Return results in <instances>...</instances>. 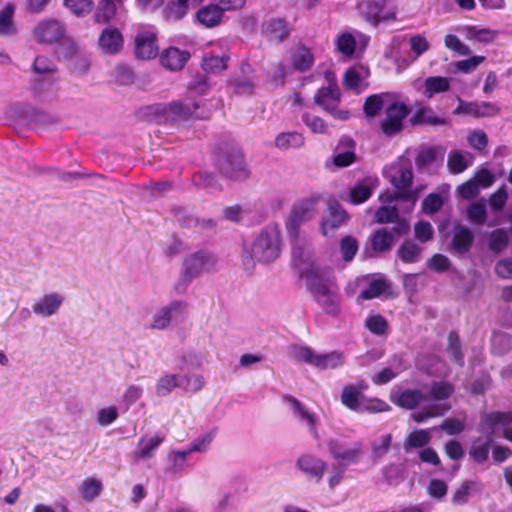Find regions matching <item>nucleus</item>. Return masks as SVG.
Segmentation results:
<instances>
[{"instance_id":"1","label":"nucleus","mask_w":512,"mask_h":512,"mask_svg":"<svg viewBox=\"0 0 512 512\" xmlns=\"http://www.w3.org/2000/svg\"><path fill=\"white\" fill-rule=\"evenodd\" d=\"M281 252V236L276 226L262 230L250 245L242 252V262L247 270L254 268L256 262L270 263L275 261Z\"/></svg>"},{"instance_id":"2","label":"nucleus","mask_w":512,"mask_h":512,"mask_svg":"<svg viewBox=\"0 0 512 512\" xmlns=\"http://www.w3.org/2000/svg\"><path fill=\"white\" fill-rule=\"evenodd\" d=\"M512 424V409L509 411H495L481 415L478 430L486 438H477L473 441L469 454L477 463H484L488 459L492 436L500 427Z\"/></svg>"},{"instance_id":"3","label":"nucleus","mask_w":512,"mask_h":512,"mask_svg":"<svg viewBox=\"0 0 512 512\" xmlns=\"http://www.w3.org/2000/svg\"><path fill=\"white\" fill-rule=\"evenodd\" d=\"M298 268L313 298L338 290L331 272L316 262L299 263Z\"/></svg>"},{"instance_id":"4","label":"nucleus","mask_w":512,"mask_h":512,"mask_svg":"<svg viewBox=\"0 0 512 512\" xmlns=\"http://www.w3.org/2000/svg\"><path fill=\"white\" fill-rule=\"evenodd\" d=\"M291 356L296 361L308 363L320 370L336 369L345 363V357L339 351L317 354L306 346L292 347Z\"/></svg>"},{"instance_id":"5","label":"nucleus","mask_w":512,"mask_h":512,"mask_svg":"<svg viewBox=\"0 0 512 512\" xmlns=\"http://www.w3.org/2000/svg\"><path fill=\"white\" fill-rule=\"evenodd\" d=\"M413 180L412 165L408 161H400L397 163L390 174L392 185L399 191V196L410 203L411 209L415 206L422 187L411 188Z\"/></svg>"},{"instance_id":"6","label":"nucleus","mask_w":512,"mask_h":512,"mask_svg":"<svg viewBox=\"0 0 512 512\" xmlns=\"http://www.w3.org/2000/svg\"><path fill=\"white\" fill-rule=\"evenodd\" d=\"M216 266V259L213 255L206 252H197L188 256L183 262V268L180 275L181 284L176 286V290L182 292L192 280L198 278L201 274L212 271Z\"/></svg>"},{"instance_id":"7","label":"nucleus","mask_w":512,"mask_h":512,"mask_svg":"<svg viewBox=\"0 0 512 512\" xmlns=\"http://www.w3.org/2000/svg\"><path fill=\"white\" fill-rule=\"evenodd\" d=\"M163 115L166 120L178 122L192 118L206 119L210 116V113L203 109L198 102L185 98L166 105L163 108Z\"/></svg>"},{"instance_id":"8","label":"nucleus","mask_w":512,"mask_h":512,"mask_svg":"<svg viewBox=\"0 0 512 512\" xmlns=\"http://www.w3.org/2000/svg\"><path fill=\"white\" fill-rule=\"evenodd\" d=\"M324 446L333 459L347 464L358 463L363 454L361 442H348L342 437H330Z\"/></svg>"},{"instance_id":"9","label":"nucleus","mask_w":512,"mask_h":512,"mask_svg":"<svg viewBox=\"0 0 512 512\" xmlns=\"http://www.w3.org/2000/svg\"><path fill=\"white\" fill-rule=\"evenodd\" d=\"M409 113V108L401 101L398 94L392 93L385 108V117L381 121V129L385 135L391 136L400 132L403 121Z\"/></svg>"},{"instance_id":"10","label":"nucleus","mask_w":512,"mask_h":512,"mask_svg":"<svg viewBox=\"0 0 512 512\" xmlns=\"http://www.w3.org/2000/svg\"><path fill=\"white\" fill-rule=\"evenodd\" d=\"M358 10L361 16L374 24L397 17L396 7L388 0H359Z\"/></svg>"},{"instance_id":"11","label":"nucleus","mask_w":512,"mask_h":512,"mask_svg":"<svg viewBox=\"0 0 512 512\" xmlns=\"http://www.w3.org/2000/svg\"><path fill=\"white\" fill-rule=\"evenodd\" d=\"M410 229L407 221H397L396 225L391 228H380L376 230L370 237L371 247L376 253H384L393 247L398 238L406 234Z\"/></svg>"},{"instance_id":"12","label":"nucleus","mask_w":512,"mask_h":512,"mask_svg":"<svg viewBox=\"0 0 512 512\" xmlns=\"http://www.w3.org/2000/svg\"><path fill=\"white\" fill-rule=\"evenodd\" d=\"M284 401L289 405L292 416L307 426L311 436L318 442V447L322 448L318 431L319 417L316 413L292 396H285Z\"/></svg>"},{"instance_id":"13","label":"nucleus","mask_w":512,"mask_h":512,"mask_svg":"<svg viewBox=\"0 0 512 512\" xmlns=\"http://www.w3.org/2000/svg\"><path fill=\"white\" fill-rule=\"evenodd\" d=\"M64 25L52 18H46L37 23L32 30V38L35 42L50 45L58 42L64 37Z\"/></svg>"},{"instance_id":"14","label":"nucleus","mask_w":512,"mask_h":512,"mask_svg":"<svg viewBox=\"0 0 512 512\" xmlns=\"http://www.w3.org/2000/svg\"><path fill=\"white\" fill-rule=\"evenodd\" d=\"M135 55L139 59L149 60L157 56V32L154 27H143L135 36Z\"/></svg>"},{"instance_id":"15","label":"nucleus","mask_w":512,"mask_h":512,"mask_svg":"<svg viewBox=\"0 0 512 512\" xmlns=\"http://www.w3.org/2000/svg\"><path fill=\"white\" fill-rule=\"evenodd\" d=\"M295 466L302 474L316 482L322 480L328 468V464L323 458L311 452L301 454L297 458Z\"/></svg>"},{"instance_id":"16","label":"nucleus","mask_w":512,"mask_h":512,"mask_svg":"<svg viewBox=\"0 0 512 512\" xmlns=\"http://www.w3.org/2000/svg\"><path fill=\"white\" fill-rule=\"evenodd\" d=\"M185 304L183 302H173L156 311L151 322L147 325L151 330H164L169 327L172 321L180 320L185 313Z\"/></svg>"},{"instance_id":"17","label":"nucleus","mask_w":512,"mask_h":512,"mask_svg":"<svg viewBox=\"0 0 512 512\" xmlns=\"http://www.w3.org/2000/svg\"><path fill=\"white\" fill-rule=\"evenodd\" d=\"M340 101L339 89L334 82H330L328 87L319 89L315 96V102L326 111L334 114L340 119H348L349 113L347 111L335 113L336 108Z\"/></svg>"},{"instance_id":"18","label":"nucleus","mask_w":512,"mask_h":512,"mask_svg":"<svg viewBox=\"0 0 512 512\" xmlns=\"http://www.w3.org/2000/svg\"><path fill=\"white\" fill-rule=\"evenodd\" d=\"M98 47L105 55H116L124 47V37L119 29L107 27L99 35Z\"/></svg>"},{"instance_id":"19","label":"nucleus","mask_w":512,"mask_h":512,"mask_svg":"<svg viewBox=\"0 0 512 512\" xmlns=\"http://www.w3.org/2000/svg\"><path fill=\"white\" fill-rule=\"evenodd\" d=\"M369 38L361 33L353 35L349 32L340 33L336 39L335 44L337 50L345 57H351L356 51L357 47L363 51L368 43Z\"/></svg>"},{"instance_id":"20","label":"nucleus","mask_w":512,"mask_h":512,"mask_svg":"<svg viewBox=\"0 0 512 512\" xmlns=\"http://www.w3.org/2000/svg\"><path fill=\"white\" fill-rule=\"evenodd\" d=\"M191 54L189 51L171 46L166 48L159 57L160 64L169 71H181L188 63Z\"/></svg>"},{"instance_id":"21","label":"nucleus","mask_w":512,"mask_h":512,"mask_svg":"<svg viewBox=\"0 0 512 512\" xmlns=\"http://www.w3.org/2000/svg\"><path fill=\"white\" fill-rule=\"evenodd\" d=\"M64 296L57 292L44 294L32 306L33 312L44 318L56 314L64 303Z\"/></svg>"},{"instance_id":"22","label":"nucleus","mask_w":512,"mask_h":512,"mask_svg":"<svg viewBox=\"0 0 512 512\" xmlns=\"http://www.w3.org/2000/svg\"><path fill=\"white\" fill-rule=\"evenodd\" d=\"M378 184L379 180L377 177H365L350 189L348 201L354 205L364 203L371 197L373 191L378 187Z\"/></svg>"},{"instance_id":"23","label":"nucleus","mask_w":512,"mask_h":512,"mask_svg":"<svg viewBox=\"0 0 512 512\" xmlns=\"http://www.w3.org/2000/svg\"><path fill=\"white\" fill-rule=\"evenodd\" d=\"M347 213L337 204L329 206L327 214L321 221V230L324 236H332L335 231L347 221Z\"/></svg>"},{"instance_id":"24","label":"nucleus","mask_w":512,"mask_h":512,"mask_svg":"<svg viewBox=\"0 0 512 512\" xmlns=\"http://www.w3.org/2000/svg\"><path fill=\"white\" fill-rule=\"evenodd\" d=\"M196 19L202 26L206 28H214L223 22L224 14L212 0L211 3L203 6L197 11Z\"/></svg>"},{"instance_id":"25","label":"nucleus","mask_w":512,"mask_h":512,"mask_svg":"<svg viewBox=\"0 0 512 512\" xmlns=\"http://www.w3.org/2000/svg\"><path fill=\"white\" fill-rule=\"evenodd\" d=\"M366 388L367 385L364 383L345 386L341 393L342 404L351 410L360 412L364 402V397L361 392Z\"/></svg>"},{"instance_id":"26","label":"nucleus","mask_w":512,"mask_h":512,"mask_svg":"<svg viewBox=\"0 0 512 512\" xmlns=\"http://www.w3.org/2000/svg\"><path fill=\"white\" fill-rule=\"evenodd\" d=\"M498 113V108L488 102H483L481 104L473 103V102H464L461 99L459 100V106L454 110L455 115H472L475 117H484L491 116Z\"/></svg>"},{"instance_id":"27","label":"nucleus","mask_w":512,"mask_h":512,"mask_svg":"<svg viewBox=\"0 0 512 512\" xmlns=\"http://www.w3.org/2000/svg\"><path fill=\"white\" fill-rule=\"evenodd\" d=\"M474 236L472 231L463 225H456L453 229L451 246L452 249L463 254L470 250L473 244Z\"/></svg>"},{"instance_id":"28","label":"nucleus","mask_w":512,"mask_h":512,"mask_svg":"<svg viewBox=\"0 0 512 512\" xmlns=\"http://www.w3.org/2000/svg\"><path fill=\"white\" fill-rule=\"evenodd\" d=\"M305 144L304 136L296 131L279 133L274 139V146L281 150L299 149Z\"/></svg>"},{"instance_id":"29","label":"nucleus","mask_w":512,"mask_h":512,"mask_svg":"<svg viewBox=\"0 0 512 512\" xmlns=\"http://www.w3.org/2000/svg\"><path fill=\"white\" fill-rule=\"evenodd\" d=\"M473 164V156L469 152L452 150L448 155L447 166L451 173L460 174Z\"/></svg>"},{"instance_id":"30","label":"nucleus","mask_w":512,"mask_h":512,"mask_svg":"<svg viewBox=\"0 0 512 512\" xmlns=\"http://www.w3.org/2000/svg\"><path fill=\"white\" fill-rule=\"evenodd\" d=\"M369 75L368 68L363 65L351 67L345 73L344 84L349 89L359 90L365 85Z\"/></svg>"},{"instance_id":"31","label":"nucleus","mask_w":512,"mask_h":512,"mask_svg":"<svg viewBox=\"0 0 512 512\" xmlns=\"http://www.w3.org/2000/svg\"><path fill=\"white\" fill-rule=\"evenodd\" d=\"M450 79L441 76L428 77L423 82L422 94L428 98H433L436 94L444 93L450 89Z\"/></svg>"},{"instance_id":"32","label":"nucleus","mask_w":512,"mask_h":512,"mask_svg":"<svg viewBox=\"0 0 512 512\" xmlns=\"http://www.w3.org/2000/svg\"><path fill=\"white\" fill-rule=\"evenodd\" d=\"M228 57L225 53H205L202 59V68L208 73H219L226 70Z\"/></svg>"},{"instance_id":"33","label":"nucleus","mask_w":512,"mask_h":512,"mask_svg":"<svg viewBox=\"0 0 512 512\" xmlns=\"http://www.w3.org/2000/svg\"><path fill=\"white\" fill-rule=\"evenodd\" d=\"M412 122L414 124H426L430 126L449 124V121L446 118L437 115L430 107L419 108L415 112Z\"/></svg>"},{"instance_id":"34","label":"nucleus","mask_w":512,"mask_h":512,"mask_svg":"<svg viewBox=\"0 0 512 512\" xmlns=\"http://www.w3.org/2000/svg\"><path fill=\"white\" fill-rule=\"evenodd\" d=\"M341 143L347 146V149L344 151H340L338 147L332 158V163L338 168H345L355 162L356 154L352 140L345 139Z\"/></svg>"},{"instance_id":"35","label":"nucleus","mask_w":512,"mask_h":512,"mask_svg":"<svg viewBox=\"0 0 512 512\" xmlns=\"http://www.w3.org/2000/svg\"><path fill=\"white\" fill-rule=\"evenodd\" d=\"M180 379V388L186 393H198L205 386V378L200 373H186L182 376H179Z\"/></svg>"},{"instance_id":"36","label":"nucleus","mask_w":512,"mask_h":512,"mask_svg":"<svg viewBox=\"0 0 512 512\" xmlns=\"http://www.w3.org/2000/svg\"><path fill=\"white\" fill-rule=\"evenodd\" d=\"M176 388H180V379L176 374H164L156 382L155 393L159 397H166Z\"/></svg>"},{"instance_id":"37","label":"nucleus","mask_w":512,"mask_h":512,"mask_svg":"<svg viewBox=\"0 0 512 512\" xmlns=\"http://www.w3.org/2000/svg\"><path fill=\"white\" fill-rule=\"evenodd\" d=\"M436 428H432V429H429V430H425V429H420V430H415L413 432H411L404 444H403V448L406 452L410 451L411 449H414V448H422V447H425L430 441H431V434L430 432L435 430Z\"/></svg>"},{"instance_id":"38","label":"nucleus","mask_w":512,"mask_h":512,"mask_svg":"<svg viewBox=\"0 0 512 512\" xmlns=\"http://www.w3.org/2000/svg\"><path fill=\"white\" fill-rule=\"evenodd\" d=\"M221 171L231 179L241 180L247 177L248 173L242 158L225 160L221 166Z\"/></svg>"},{"instance_id":"39","label":"nucleus","mask_w":512,"mask_h":512,"mask_svg":"<svg viewBox=\"0 0 512 512\" xmlns=\"http://www.w3.org/2000/svg\"><path fill=\"white\" fill-rule=\"evenodd\" d=\"M424 399L423 394L418 390H405L392 396V400L401 407L413 409Z\"/></svg>"},{"instance_id":"40","label":"nucleus","mask_w":512,"mask_h":512,"mask_svg":"<svg viewBox=\"0 0 512 512\" xmlns=\"http://www.w3.org/2000/svg\"><path fill=\"white\" fill-rule=\"evenodd\" d=\"M264 33L270 40L280 42L288 35V27L281 19H271L265 23Z\"/></svg>"},{"instance_id":"41","label":"nucleus","mask_w":512,"mask_h":512,"mask_svg":"<svg viewBox=\"0 0 512 512\" xmlns=\"http://www.w3.org/2000/svg\"><path fill=\"white\" fill-rule=\"evenodd\" d=\"M450 408L451 406L446 403L433 404L423 408L420 411L412 413L411 417L413 418L414 421L420 423L426 421L429 418L442 416L448 410H450Z\"/></svg>"},{"instance_id":"42","label":"nucleus","mask_w":512,"mask_h":512,"mask_svg":"<svg viewBox=\"0 0 512 512\" xmlns=\"http://www.w3.org/2000/svg\"><path fill=\"white\" fill-rule=\"evenodd\" d=\"M314 299L322 307L325 313L334 316L339 314L341 299L338 290L330 294L321 295Z\"/></svg>"},{"instance_id":"43","label":"nucleus","mask_w":512,"mask_h":512,"mask_svg":"<svg viewBox=\"0 0 512 512\" xmlns=\"http://www.w3.org/2000/svg\"><path fill=\"white\" fill-rule=\"evenodd\" d=\"M314 299L322 307L325 313L334 316L339 314L341 299L338 290L330 294L321 295Z\"/></svg>"},{"instance_id":"44","label":"nucleus","mask_w":512,"mask_h":512,"mask_svg":"<svg viewBox=\"0 0 512 512\" xmlns=\"http://www.w3.org/2000/svg\"><path fill=\"white\" fill-rule=\"evenodd\" d=\"M392 93H382L377 95H372L368 97L364 104V111L367 116L374 117L378 114L381 108L387 106L391 99Z\"/></svg>"},{"instance_id":"45","label":"nucleus","mask_w":512,"mask_h":512,"mask_svg":"<svg viewBox=\"0 0 512 512\" xmlns=\"http://www.w3.org/2000/svg\"><path fill=\"white\" fill-rule=\"evenodd\" d=\"M102 482L94 477L86 478L79 487V493L81 497L91 502L98 497L102 491Z\"/></svg>"},{"instance_id":"46","label":"nucleus","mask_w":512,"mask_h":512,"mask_svg":"<svg viewBox=\"0 0 512 512\" xmlns=\"http://www.w3.org/2000/svg\"><path fill=\"white\" fill-rule=\"evenodd\" d=\"M189 8L181 0L170 1L163 10V16L167 21H179L183 19Z\"/></svg>"},{"instance_id":"47","label":"nucleus","mask_w":512,"mask_h":512,"mask_svg":"<svg viewBox=\"0 0 512 512\" xmlns=\"http://www.w3.org/2000/svg\"><path fill=\"white\" fill-rule=\"evenodd\" d=\"M468 220L476 225H481L486 222L487 208L484 199L475 201L467 207Z\"/></svg>"},{"instance_id":"48","label":"nucleus","mask_w":512,"mask_h":512,"mask_svg":"<svg viewBox=\"0 0 512 512\" xmlns=\"http://www.w3.org/2000/svg\"><path fill=\"white\" fill-rule=\"evenodd\" d=\"M14 13L15 6L10 3L0 11V35H11L16 32L13 24Z\"/></svg>"},{"instance_id":"49","label":"nucleus","mask_w":512,"mask_h":512,"mask_svg":"<svg viewBox=\"0 0 512 512\" xmlns=\"http://www.w3.org/2000/svg\"><path fill=\"white\" fill-rule=\"evenodd\" d=\"M420 254L421 248L411 240L403 242L397 251L398 257L406 263L416 262Z\"/></svg>"},{"instance_id":"50","label":"nucleus","mask_w":512,"mask_h":512,"mask_svg":"<svg viewBox=\"0 0 512 512\" xmlns=\"http://www.w3.org/2000/svg\"><path fill=\"white\" fill-rule=\"evenodd\" d=\"M161 442L162 438L159 436L142 438L135 453L136 458L144 459L151 456V454L157 449Z\"/></svg>"},{"instance_id":"51","label":"nucleus","mask_w":512,"mask_h":512,"mask_svg":"<svg viewBox=\"0 0 512 512\" xmlns=\"http://www.w3.org/2000/svg\"><path fill=\"white\" fill-rule=\"evenodd\" d=\"M314 62L311 51L306 47H299L293 55V64L296 69L306 71L311 68Z\"/></svg>"},{"instance_id":"52","label":"nucleus","mask_w":512,"mask_h":512,"mask_svg":"<svg viewBox=\"0 0 512 512\" xmlns=\"http://www.w3.org/2000/svg\"><path fill=\"white\" fill-rule=\"evenodd\" d=\"M116 15V5L113 0H103L95 13V21L107 23Z\"/></svg>"},{"instance_id":"53","label":"nucleus","mask_w":512,"mask_h":512,"mask_svg":"<svg viewBox=\"0 0 512 512\" xmlns=\"http://www.w3.org/2000/svg\"><path fill=\"white\" fill-rule=\"evenodd\" d=\"M388 288L387 282L382 278L373 279L368 287L363 290L360 294V298L364 300H369L380 296L384 293Z\"/></svg>"},{"instance_id":"54","label":"nucleus","mask_w":512,"mask_h":512,"mask_svg":"<svg viewBox=\"0 0 512 512\" xmlns=\"http://www.w3.org/2000/svg\"><path fill=\"white\" fill-rule=\"evenodd\" d=\"M453 393V385L444 381L434 382L430 388V397L437 401L445 400L449 398Z\"/></svg>"},{"instance_id":"55","label":"nucleus","mask_w":512,"mask_h":512,"mask_svg":"<svg viewBox=\"0 0 512 512\" xmlns=\"http://www.w3.org/2000/svg\"><path fill=\"white\" fill-rule=\"evenodd\" d=\"M398 216L397 208L382 205L374 213V222L378 224L393 223L398 220Z\"/></svg>"},{"instance_id":"56","label":"nucleus","mask_w":512,"mask_h":512,"mask_svg":"<svg viewBox=\"0 0 512 512\" xmlns=\"http://www.w3.org/2000/svg\"><path fill=\"white\" fill-rule=\"evenodd\" d=\"M357 240L352 236H345L340 242V252L346 262H350L358 251Z\"/></svg>"},{"instance_id":"57","label":"nucleus","mask_w":512,"mask_h":512,"mask_svg":"<svg viewBox=\"0 0 512 512\" xmlns=\"http://www.w3.org/2000/svg\"><path fill=\"white\" fill-rule=\"evenodd\" d=\"M65 7L77 16H84L92 10V0H64Z\"/></svg>"},{"instance_id":"58","label":"nucleus","mask_w":512,"mask_h":512,"mask_svg":"<svg viewBox=\"0 0 512 512\" xmlns=\"http://www.w3.org/2000/svg\"><path fill=\"white\" fill-rule=\"evenodd\" d=\"M32 68L36 74L47 77L52 76L56 71L53 62L44 56L36 57Z\"/></svg>"},{"instance_id":"59","label":"nucleus","mask_w":512,"mask_h":512,"mask_svg":"<svg viewBox=\"0 0 512 512\" xmlns=\"http://www.w3.org/2000/svg\"><path fill=\"white\" fill-rule=\"evenodd\" d=\"M144 393V389L141 385L131 384L129 385L121 397V402L128 409L132 404L137 402Z\"/></svg>"},{"instance_id":"60","label":"nucleus","mask_w":512,"mask_h":512,"mask_svg":"<svg viewBox=\"0 0 512 512\" xmlns=\"http://www.w3.org/2000/svg\"><path fill=\"white\" fill-rule=\"evenodd\" d=\"M308 218V210L300 207L292 211L286 227L290 235H296L297 227Z\"/></svg>"},{"instance_id":"61","label":"nucleus","mask_w":512,"mask_h":512,"mask_svg":"<svg viewBox=\"0 0 512 512\" xmlns=\"http://www.w3.org/2000/svg\"><path fill=\"white\" fill-rule=\"evenodd\" d=\"M508 244V234L503 229H496L489 235V247L491 250L500 252Z\"/></svg>"},{"instance_id":"62","label":"nucleus","mask_w":512,"mask_h":512,"mask_svg":"<svg viewBox=\"0 0 512 512\" xmlns=\"http://www.w3.org/2000/svg\"><path fill=\"white\" fill-rule=\"evenodd\" d=\"M118 416V409L115 406H106L98 410L97 423L100 426L106 427L115 422Z\"/></svg>"},{"instance_id":"63","label":"nucleus","mask_w":512,"mask_h":512,"mask_svg":"<svg viewBox=\"0 0 512 512\" xmlns=\"http://www.w3.org/2000/svg\"><path fill=\"white\" fill-rule=\"evenodd\" d=\"M439 428L449 435L459 434L465 429V418H446Z\"/></svg>"},{"instance_id":"64","label":"nucleus","mask_w":512,"mask_h":512,"mask_svg":"<svg viewBox=\"0 0 512 512\" xmlns=\"http://www.w3.org/2000/svg\"><path fill=\"white\" fill-rule=\"evenodd\" d=\"M508 200V192L505 186L498 188L489 198V205L492 210L500 211Z\"/></svg>"}]
</instances>
